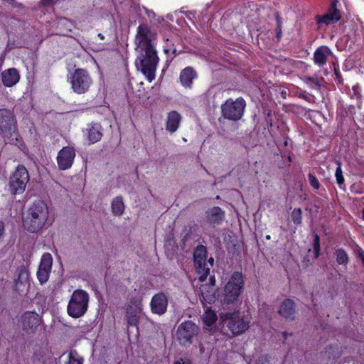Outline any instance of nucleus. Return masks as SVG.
<instances>
[{
  "label": "nucleus",
  "instance_id": "nucleus-1",
  "mask_svg": "<svg viewBox=\"0 0 364 364\" xmlns=\"http://www.w3.org/2000/svg\"><path fill=\"white\" fill-rule=\"evenodd\" d=\"M49 210L47 204L43 200L35 201L28 210V214L23 220L26 230L31 232L41 230L46 224L48 219Z\"/></svg>",
  "mask_w": 364,
  "mask_h": 364
},
{
  "label": "nucleus",
  "instance_id": "nucleus-2",
  "mask_svg": "<svg viewBox=\"0 0 364 364\" xmlns=\"http://www.w3.org/2000/svg\"><path fill=\"white\" fill-rule=\"evenodd\" d=\"M139 53L135 60L136 67L151 82L155 77V73L159 63L156 48L136 50Z\"/></svg>",
  "mask_w": 364,
  "mask_h": 364
},
{
  "label": "nucleus",
  "instance_id": "nucleus-3",
  "mask_svg": "<svg viewBox=\"0 0 364 364\" xmlns=\"http://www.w3.org/2000/svg\"><path fill=\"white\" fill-rule=\"evenodd\" d=\"M221 318L229 330L235 335L244 333L250 326L249 316L242 314L238 311L223 314Z\"/></svg>",
  "mask_w": 364,
  "mask_h": 364
},
{
  "label": "nucleus",
  "instance_id": "nucleus-4",
  "mask_svg": "<svg viewBox=\"0 0 364 364\" xmlns=\"http://www.w3.org/2000/svg\"><path fill=\"white\" fill-rule=\"evenodd\" d=\"M88 294L81 289H77L73 293L68 305V314L73 318L83 316L87 310L89 302Z\"/></svg>",
  "mask_w": 364,
  "mask_h": 364
},
{
  "label": "nucleus",
  "instance_id": "nucleus-5",
  "mask_svg": "<svg viewBox=\"0 0 364 364\" xmlns=\"http://www.w3.org/2000/svg\"><path fill=\"white\" fill-rule=\"evenodd\" d=\"M243 285L242 273L238 272H234L224 287L223 302L228 304L235 302L242 291Z\"/></svg>",
  "mask_w": 364,
  "mask_h": 364
},
{
  "label": "nucleus",
  "instance_id": "nucleus-6",
  "mask_svg": "<svg viewBox=\"0 0 364 364\" xmlns=\"http://www.w3.org/2000/svg\"><path fill=\"white\" fill-rule=\"evenodd\" d=\"M69 80L73 92L79 95L87 92L92 84V77L87 70L82 68L75 70Z\"/></svg>",
  "mask_w": 364,
  "mask_h": 364
},
{
  "label": "nucleus",
  "instance_id": "nucleus-7",
  "mask_svg": "<svg viewBox=\"0 0 364 364\" xmlns=\"http://www.w3.org/2000/svg\"><path fill=\"white\" fill-rule=\"evenodd\" d=\"M157 34L146 23L140 24L135 36L136 50L155 48Z\"/></svg>",
  "mask_w": 364,
  "mask_h": 364
},
{
  "label": "nucleus",
  "instance_id": "nucleus-8",
  "mask_svg": "<svg viewBox=\"0 0 364 364\" xmlns=\"http://www.w3.org/2000/svg\"><path fill=\"white\" fill-rule=\"evenodd\" d=\"M246 102L242 97H238L235 100L229 99L221 106L223 116L232 121L240 119L243 115Z\"/></svg>",
  "mask_w": 364,
  "mask_h": 364
},
{
  "label": "nucleus",
  "instance_id": "nucleus-9",
  "mask_svg": "<svg viewBox=\"0 0 364 364\" xmlns=\"http://www.w3.org/2000/svg\"><path fill=\"white\" fill-rule=\"evenodd\" d=\"M17 122L14 113L7 109H0V134L4 137H16Z\"/></svg>",
  "mask_w": 364,
  "mask_h": 364
},
{
  "label": "nucleus",
  "instance_id": "nucleus-10",
  "mask_svg": "<svg viewBox=\"0 0 364 364\" xmlns=\"http://www.w3.org/2000/svg\"><path fill=\"white\" fill-rule=\"evenodd\" d=\"M207 250L203 245H198L193 254L194 266L199 275V279L204 281L210 273L211 264L207 263Z\"/></svg>",
  "mask_w": 364,
  "mask_h": 364
},
{
  "label": "nucleus",
  "instance_id": "nucleus-11",
  "mask_svg": "<svg viewBox=\"0 0 364 364\" xmlns=\"http://www.w3.org/2000/svg\"><path fill=\"white\" fill-rule=\"evenodd\" d=\"M207 250L203 245H198L193 254L194 266L199 275V279L204 281L210 273L211 264L207 263Z\"/></svg>",
  "mask_w": 364,
  "mask_h": 364
},
{
  "label": "nucleus",
  "instance_id": "nucleus-12",
  "mask_svg": "<svg viewBox=\"0 0 364 364\" xmlns=\"http://www.w3.org/2000/svg\"><path fill=\"white\" fill-rule=\"evenodd\" d=\"M29 181L27 169L22 165H18L10 177L9 189L12 194L22 193Z\"/></svg>",
  "mask_w": 364,
  "mask_h": 364
},
{
  "label": "nucleus",
  "instance_id": "nucleus-13",
  "mask_svg": "<svg viewBox=\"0 0 364 364\" xmlns=\"http://www.w3.org/2000/svg\"><path fill=\"white\" fill-rule=\"evenodd\" d=\"M199 328L191 321L181 323L177 329L176 336L179 343L183 346H189L193 338L198 333Z\"/></svg>",
  "mask_w": 364,
  "mask_h": 364
},
{
  "label": "nucleus",
  "instance_id": "nucleus-14",
  "mask_svg": "<svg viewBox=\"0 0 364 364\" xmlns=\"http://www.w3.org/2000/svg\"><path fill=\"white\" fill-rule=\"evenodd\" d=\"M41 316L34 311H26L20 319V324L22 331L26 335H33L36 333L38 327L41 323Z\"/></svg>",
  "mask_w": 364,
  "mask_h": 364
},
{
  "label": "nucleus",
  "instance_id": "nucleus-15",
  "mask_svg": "<svg viewBox=\"0 0 364 364\" xmlns=\"http://www.w3.org/2000/svg\"><path fill=\"white\" fill-rule=\"evenodd\" d=\"M16 275V278L14 281V290L21 294L29 286V272L24 265H21L17 268Z\"/></svg>",
  "mask_w": 364,
  "mask_h": 364
},
{
  "label": "nucleus",
  "instance_id": "nucleus-16",
  "mask_svg": "<svg viewBox=\"0 0 364 364\" xmlns=\"http://www.w3.org/2000/svg\"><path fill=\"white\" fill-rule=\"evenodd\" d=\"M53 258L50 253L43 255L41 263L37 272V277L41 284L46 283L51 271Z\"/></svg>",
  "mask_w": 364,
  "mask_h": 364
},
{
  "label": "nucleus",
  "instance_id": "nucleus-17",
  "mask_svg": "<svg viewBox=\"0 0 364 364\" xmlns=\"http://www.w3.org/2000/svg\"><path fill=\"white\" fill-rule=\"evenodd\" d=\"M75 156V152L73 148L65 146L58 153L57 161L60 170H66L71 167Z\"/></svg>",
  "mask_w": 364,
  "mask_h": 364
},
{
  "label": "nucleus",
  "instance_id": "nucleus-18",
  "mask_svg": "<svg viewBox=\"0 0 364 364\" xmlns=\"http://www.w3.org/2000/svg\"><path fill=\"white\" fill-rule=\"evenodd\" d=\"M338 1L334 0L328 9V12L321 16H316V20L317 21V23H324L326 25H328L331 23H334L337 21H338L341 19V14L338 9L336 8V4Z\"/></svg>",
  "mask_w": 364,
  "mask_h": 364
},
{
  "label": "nucleus",
  "instance_id": "nucleus-19",
  "mask_svg": "<svg viewBox=\"0 0 364 364\" xmlns=\"http://www.w3.org/2000/svg\"><path fill=\"white\" fill-rule=\"evenodd\" d=\"M151 310L153 314L163 315L168 306V299L163 293L155 294L150 303Z\"/></svg>",
  "mask_w": 364,
  "mask_h": 364
},
{
  "label": "nucleus",
  "instance_id": "nucleus-20",
  "mask_svg": "<svg viewBox=\"0 0 364 364\" xmlns=\"http://www.w3.org/2000/svg\"><path fill=\"white\" fill-rule=\"evenodd\" d=\"M142 312V304L141 301H132L127 309V320L130 326H136L140 314Z\"/></svg>",
  "mask_w": 364,
  "mask_h": 364
},
{
  "label": "nucleus",
  "instance_id": "nucleus-21",
  "mask_svg": "<svg viewBox=\"0 0 364 364\" xmlns=\"http://www.w3.org/2000/svg\"><path fill=\"white\" fill-rule=\"evenodd\" d=\"M278 314L287 320L294 321L296 314V304L290 299H284L279 306Z\"/></svg>",
  "mask_w": 364,
  "mask_h": 364
},
{
  "label": "nucleus",
  "instance_id": "nucleus-22",
  "mask_svg": "<svg viewBox=\"0 0 364 364\" xmlns=\"http://www.w3.org/2000/svg\"><path fill=\"white\" fill-rule=\"evenodd\" d=\"M215 289L211 284H204L200 287V300L203 306L212 304L215 301Z\"/></svg>",
  "mask_w": 364,
  "mask_h": 364
},
{
  "label": "nucleus",
  "instance_id": "nucleus-23",
  "mask_svg": "<svg viewBox=\"0 0 364 364\" xmlns=\"http://www.w3.org/2000/svg\"><path fill=\"white\" fill-rule=\"evenodd\" d=\"M20 76L16 68H9L1 73V80L6 87H12L19 80Z\"/></svg>",
  "mask_w": 364,
  "mask_h": 364
},
{
  "label": "nucleus",
  "instance_id": "nucleus-24",
  "mask_svg": "<svg viewBox=\"0 0 364 364\" xmlns=\"http://www.w3.org/2000/svg\"><path fill=\"white\" fill-rule=\"evenodd\" d=\"M207 220L213 224L220 223L225 217L224 211L218 206H214L206 212Z\"/></svg>",
  "mask_w": 364,
  "mask_h": 364
},
{
  "label": "nucleus",
  "instance_id": "nucleus-25",
  "mask_svg": "<svg viewBox=\"0 0 364 364\" xmlns=\"http://www.w3.org/2000/svg\"><path fill=\"white\" fill-rule=\"evenodd\" d=\"M331 54L330 49L325 46L318 48L314 54V63L319 66L326 64L328 56Z\"/></svg>",
  "mask_w": 364,
  "mask_h": 364
},
{
  "label": "nucleus",
  "instance_id": "nucleus-26",
  "mask_svg": "<svg viewBox=\"0 0 364 364\" xmlns=\"http://www.w3.org/2000/svg\"><path fill=\"white\" fill-rule=\"evenodd\" d=\"M196 77V71L191 67L184 68L180 74V81L183 86L191 87L193 79Z\"/></svg>",
  "mask_w": 364,
  "mask_h": 364
},
{
  "label": "nucleus",
  "instance_id": "nucleus-27",
  "mask_svg": "<svg viewBox=\"0 0 364 364\" xmlns=\"http://www.w3.org/2000/svg\"><path fill=\"white\" fill-rule=\"evenodd\" d=\"M181 115L176 111L168 113L166 122V130L171 133L175 132L179 125Z\"/></svg>",
  "mask_w": 364,
  "mask_h": 364
},
{
  "label": "nucleus",
  "instance_id": "nucleus-28",
  "mask_svg": "<svg viewBox=\"0 0 364 364\" xmlns=\"http://www.w3.org/2000/svg\"><path fill=\"white\" fill-rule=\"evenodd\" d=\"M112 213L115 216H121L124 211V203L122 196L115 197L111 203Z\"/></svg>",
  "mask_w": 364,
  "mask_h": 364
},
{
  "label": "nucleus",
  "instance_id": "nucleus-29",
  "mask_svg": "<svg viewBox=\"0 0 364 364\" xmlns=\"http://www.w3.org/2000/svg\"><path fill=\"white\" fill-rule=\"evenodd\" d=\"M102 136V133L101 132V127L100 124H94L92 125L88 131V140L91 143H96L99 141Z\"/></svg>",
  "mask_w": 364,
  "mask_h": 364
},
{
  "label": "nucleus",
  "instance_id": "nucleus-30",
  "mask_svg": "<svg viewBox=\"0 0 364 364\" xmlns=\"http://www.w3.org/2000/svg\"><path fill=\"white\" fill-rule=\"evenodd\" d=\"M333 255L338 264L347 265L349 262V257L345 250L343 248H338L335 250Z\"/></svg>",
  "mask_w": 364,
  "mask_h": 364
},
{
  "label": "nucleus",
  "instance_id": "nucleus-31",
  "mask_svg": "<svg viewBox=\"0 0 364 364\" xmlns=\"http://www.w3.org/2000/svg\"><path fill=\"white\" fill-rule=\"evenodd\" d=\"M67 364H83V359L76 350H70L68 354V362Z\"/></svg>",
  "mask_w": 364,
  "mask_h": 364
},
{
  "label": "nucleus",
  "instance_id": "nucleus-32",
  "mask_svg": "<svg viewBox=\"0 0 364 364\" xmlns=\"http://www.w3.org/2000/svg\"><path fill=\"white\" fill-rule=\"evenodd\" d=\"M204 323L208 326H212L216 321V315L211 311H206L203 315Z\"/></svg>",
  "mask_w": 364,
  "mask_h": 364
},
{
  "label": "nucleus",
  "instance_id": "nucleus-33",
  "mask_svg": "<svg viewBox=\"0 0 364 364\" xmlns=\"http://www.w3.org/2000/svg\"><path fill=\"white\" fill-rule=\"evenodd\" d=\"M291 220L296 225H299L301 223V210L300 208H296L292 211Z\"/></svg>",
  "mask_w": 364,
  "mask_h": 364
},
{
  "label": "nucleus",
  "instance_id": "nucleus-34",
  "mask_svg": "<svg viewBox=\"0 0 364 364\" xmlns=\"http://www.w3.org/2000/svg\"><path fill=\"white\" fill-rule=\"evenodd\" d=\"M196 230V225L186 226L183 231V240L186 241L190 238V235Z\"/></svg>",
  "mask_w": 364,
  "mask_h": 364
},
{
  "label": "nucleus",
  "instance_id": "nucleus-35",
  "mask_svg": "<svg viewBox=\"0 0 364 364\" xmlns=\"http://www.w3.org/2000/svg\"><path fill=\"white\" fill-rule=\"evenodd\" d=\"M276 20H277V28H276V37L278 41L280 40L282 37V22L281 18L278 13L276 14Z\"/></svg>",
  "mask_w": 364,
  "mask_h": 364
},
{
  "label": "nucleus",
  "instance_id": "nucleus-36",
  "mask_svg": "<svg viewBox=\"0 0 364 364\" xmlns=\"http://www.w3.org/2000/svg\"><path fill=\"white\" fill-rule=\"evenodd\" d=\"M335 175L337 183L339 185L341 188H342L341 186L344 183V178L343 176V173L340 165L337 167Z\"/></svg>",
  "mask_w": 364,
  "mask_h": 364
},
{
  "label": "nucleus",
  "instance_id": "nucleus-37",
  "mask_svg": "<svg viewBox=\"0 0 364 364\" xmlns=\"http://www.w3.org/2000/svg\"><path fill=\"white\" fill-rule=\"evenodd\" d=\"M312 80H314V86L317 89H319L321 87V82H323V78H314V77H307L305 78V82H307V83H311V82Z\"/></svg>",
  "mask_w": 364,
  "mask_h": 364
},
{
  "label": "nucleus",
  "instance_id": "nucleus-38",
  "mask_svg": "<svg viewBox=\"0 0 364 364\" xmlns=\"http://www.w3.org/2000/svg\"><path fill=\"white\" fill-rule=\"evenodd\" d=\"M309 181L312 187L315 189H318L320 187V184L317 178L311 173L309 174Z\"/></svg>",
  "mask_w": 364,
  "mask_h": 364
},
{
  "label": "nucleus",
  "instance_id": "nucleus-39",
  "mask_svg": "<svg viewBox=\"0 0 364 364\" xmlns=\"http://www.w3.org/2000/svg\"><path fill=\"white\" fill-rule=\"evenodd\" d=\"M58 24L60 26H66L69 31H71V23L67 18L60 19L58 21Z\"/></svg>",
  "mask_w": 364,
  "mask_h": 364
},
{
  "label": "nucleus",
  "instance_id": "nucleus-40",
  "mask_svg": "<svg viewBox=\"0 0 364 364\" xmlns=\"http://www.w3.org/2000/svg\"><path fill=\"white\" fill-rule=\"evenodd\" d=\"M5 234V225L2 221H0V242L3 240Z\"/></svg>",
  "mask_w": 364,
  "mask_h": 364
},
{
  "label": "nucleus",
  "instance_id": "nucleus-41",
  "mask_svg": "<svg viewBox=\"0 0 364 364\" xmlns=\"http://www.w3.org/2000/svg\"><path fill=\"white\" fill-rule=\"evenodd\" d=\"M313 247L314 248L320 247V239L319 236L317 234L314 235Z\"/></svg>",
  "mask_w": 364,
  "mask_h": 364
},
{
  "label": "nucleus",
  "instance_id": "nucleus-42",
  "mask_svg": "<svg viewBox=\"0 0 364 364\" xmlns=\"http://www.w3.org/2000/svg\"><path fill=\"white\" fill-rule=\"evenodd\" d=\"M55 2V0H41V3L44 6H48L52 4H53Z\"/></svg>",
  "mask_w": 364,
  "mask_h": 364
},
{
  "label": "nucleus",
  "instance_id": "nucleus-43",
  "mask_svg": "<svg viewBox=\"0 0 364 364\" xmlns=\"http://www.w3.org/2000/svg\"><path fill=\"white\" fill-rule=\"evenodd\" d=\"M358 256L362 260V262H364V251L360 248L358 250Z\"/></svg>",
  "mask_w": 364,
  "mask_h": 364
},
{
  "label": "nucleus",
  "instance_id": "nucleus-44",
  "mask_svg": "<svg viewBox=\"0 0 364 364\" xmlns=\"http://www.w3.org/2000/svg\"><path fill=\"white\" fill-rule=\"evenodd\" d=\"M215 277L213 276H210L209 278V282L208 284H211L213 285V287H215Z\"/></svg>",
  "mask_w": 364,
  "mask_h": 364
},
{
  "label": "nucleus",
  "instance_id": "nucleus-45",
  "mask_svg": "<svg viewBox=\"0 0 364 364\" xmlns=\"http://www.w3.org/2000/svg\"><path fill=\"white\" fill-rule=\"evenodd\" d=\"M315 257H318L320 254V247L314 248Z\"/></svg>",
  "mask_w": 364,
  "mask_h": 364
},
{
  "label": "nucleus",
  "instance_id": "nucleus-46",
  "mask_svg": "<svg viewBox=\"0 0 364 364\" xmlns=\"http://www.w3.org/2000/svg\"><path fill=\"white\" fill-rule=\"evenodd\" d=\"M175 364H191L188 361H184L183 359H180L178 360H177Z\"/></svg>",
  "mask_w": 364,
  "mask_h": 364
},
{
  "label": "nucleus",
  "instance_id": "nucleus-47",
  "mask_svg": "<svg viewBox=\"0 0 364 364\" xmlns=\"http://www.w3.org/2000/svg\"><path fill=\"white\" fill-rule=\"evenodd\" d=\"M214 259L213 257H210L208 260H207V263L211 264V267L213 266Z\"/></svg>",
  "mask_w": 364,
  "mask_h": 364
},
{
  "label": "nucleus",
  "instance_id": "nucleus-48",
  "mask_svg": "<svg viewBox=\"0 0 364 364\" xmlns=\"http://www.w3.org/2000/svg\"><path fill=\"white\" fill-rule=\"evenodd\" d=\"M98 36H99L101 39H104V38H105L104 36H103L102 33H99V34H98Z\"/></svg>",
  "mask_w": 364,
  "mask_h": 364
},
{
  "label": "nucleus",
  "instance_id": "nucleus-49",
  "mask_svg": "<svg viewBox=\"0 0 364 364\" xmlns=\"http://www.w3.org/2000/svg\"><path fill=\"white\" fill-rule=\"evenodd\" d=\"M289 334H288L287 333H283V336H284V338L286 339L287 338V336H289Z\"/></svg>",
  "mask_w": 364,
  "mask_h": 364
},
{
  "label": "nucleus",
  "instance_id": "nucleus-50",
  "mask_svg": "<svg viewBox=\"0 0 364 364\" xmlns=\"http://www.w3.org/2000/svg\"><path fill=\"white\" fill-rule=\"evenodd\" d=\"M203 350H204V348H203V347H202V346H200V353H203Z\"/></svg>",
  "mask_w": 364,
  "mask_h": 364
},
{
  "label": "nucleus",
  "instance_id": "nucleus-51",
  "mask_svg": "<svg viewBox=\"0 0 364 364\" xmlns=\"http://www.w3.org/2000/svg\"><path fill=\"white\" fill-rule=\"evenodd\" d=\"M310 84H311V85H312V87H315V86H314V80H312Z\"/></svg>",
  "mask_w": 364,
  "mask_h": 364
},
{
  "label": "nucleus",
  "instance_id": "nucleus-52",
  "mask_svg": "<svg viewBox=\"0 0 364 364\" xmlns=\"http://www.w3.org/2000/svg\"><path fill=\"white\" fill-rule=\"evenodd\" d=\"M173 53H174L175 55L176 54V49L173 50Z\"/></svg>",
  "mask_w": 364,
  "mask_h": 364
},
{
  "label": "nucleus",
  "instance_id": "nucleus-53",
  "mask_svg": "<svg viewBox=\"0 0 364 364\" xmlns=\"http://www.w3.org/2000/svg\"><path fill=\"white\" fill-rule=\"evenodd\" d=\"M261 359H264V360H267V358H264V357H261V358H259V360H261Z\"/></svg>",
  "mask_w": 364,
  "mask_h": 364
},
{
  "label": "nucleus",
  "instance_id": "nucleus-54",
  "mask_svg": "<svg viewBox=\"0 0 364 364\" xmlns=\"http://www.w3.org/2000/svg\"><path fill=\"white\" fill-rule=\"evenodd\" d=\"M363 219H364V209H363Z\"/></svg>",
  "mask_w": 364,
  "mask_h": 364
},
{
  "label": "nucleus",
  "instance_id": "nucleus-55",
  "mask_svg": "<svg viewBox=\"0 0 364 364\" xmlns=\"http://www.w3.org/2000/svg\"><path fill=\"white\" fill-rule=\"evenodd\" d=\"M363 264H364V261L363 262Z\"/></svg>",
  "mask_w": 364,
  "mask_h": 364
}]
</instances>
